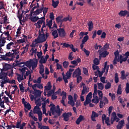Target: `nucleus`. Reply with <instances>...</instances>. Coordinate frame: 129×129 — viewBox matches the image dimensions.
I'll list each match as a JSON object with an SVG mask.
<instances>
[{"instance_id": "c03bdc74", "label": "nucleus", "mask_w": 129, "mask_h": 129, "mask_svg": "<svg viewBox=\"0 0 129 129\" xmlns=\"http://www.w3.org/2000/svg\"><path fill=\"white\" fill-rule=\"evenodd\" d=\"M19 88H20V91H21L22 93H23L24 91H25V87H23V84L22 83L19 84Z\"/></svg>"}, {"instance_id": "79ce46f5", "label": "nucleus", "mask_w": 129, "mask_h": 129, "mask_svg": "<svg viewBox=\"0 0 129 129\" xmlns=\"http://www.w3.org/2000/svg\"><path fill=\"white\" fill-rule=\"evenodd\" d=\"M98 88L99 90H103L104 89V86L102 83H98Z\"/></svg>"}, {"instance_id": "72a5a7b5", "label": "nucleus", "mask_w": 129, "mask_h": 129, "mask_svg": "<svg viewBox=\"0 0 129 129\" xmlns=\"http://www.w3.org/2000/svg\"><path fill=\"white\" fill-rule=\"evenodd\" d=\"M52 35L53 36L54 39H56L58 37V34L56 30H54L52 32Z\"/></svg>"}, {"instance_id": "a19ab883", "label": "nucleus", "mask_w": 129, "mask_h": 129, "mask_svg": "<svg viewBox=\"0 0 129 129\" xmlns=\"http://www.w3.org/2000/svg\"><path fill=\"white\" fill-rule=\"evenodd\" d=\"M114 81L116 84H117L119 82V78H118V74L115 73L114 77Z\"/></svg>"}, {"instance_id": "6e6d98bb", "label": "nucleus", "mask_w": 129, "mask_h": 129, "mask_svg": "<svg viewBox=\"0 0 129 129\" xmlns=\"http://www.w3.org/2000/svg\"><path fill=\"white\" fill-rule=\"evenodd\" d=\"M68 103L69 104L71 105L72 107H74L75 105V103L74 100L68 101Z\"/></svg>"}, {"instance_id": "e433bc0d", "label": "nucleus", "mask_w": 129, "mask_h": 129, "mask_svg": "<svg viewBox=\"0 0 129 129\" xmlns=\"http://www.w3.org/2000/svg\"><path fill=\"white\" fill-rule=\"evenodd\" d=\"M97 92L98 95L99 96V99L100 100H102V99L103 98V93H102V91L98 90Z\"/></svg>"}, {"instance_id": "13d9d810", "label": "nucleus", "mask_w": 129, "mask_h": 129, "mask_svg": "<svg viewBox=\"0 0 129 129\" xmlns=\"http://www.w3.org/2000/svg\"><path fill=\"white\" fill-rule=\"evenodd\" d=\"M125 91H126V94L129 93V83H126V88H125Z\"/></svg>"}, {"instance_id": "5fc2aeb1", "label": "nucleus", "mask_w": 129, "mask_h": 129, "mask_svg": "<svg viewBox=\"0 0 129 129\" xmlns=\"http://www.w3.org/2000/svg\"><path fill=\"white\" fill-rule=\"evenodd\" d=\"M8 74L10 77H13L14 76V70L13 69H11V70L9 71Z\"/></svg>"}, {"instance_id": "cd10ccee", "label": "nucleus", "mask_w": 129, "mask_h": 129, "mask_svg": "<svg viewBox=\"0 0 129 129\" xmlns=\"http://www.w3.org/2000/svg\"><path fill=\"white\" fill-rule=\"evenodd\" d=\"M27 4V0H22L20 2V9H22L24 5Z\"/></svg>"}, {"instance_id": "c756f323", "label": "nucleus", "mask_w": 129, "mask_h": 129, "mask_svg": "<svg viewBox=\"0 0 129 129\" xmlns=\"http://www.w3.org/2000/svg\"><path fill=\"white\" fill-rule=\"evenodd\" d=\"M12 66L9 64H5V66L4 67V69H2V70H5V71H8V70L9 69H12Z\"/></svg>"}, {"instance_id": "4be33fe9", "label": "nucleus", "mask_w": 129, "mask_h": 129, "mask_svg": "<svg viewBox=\"0 0 129 129\" xmlns=\"http://www.w3.org/2000/svg\"><path fill=\"white\" fill-rule=\"evenodd\" d=\"M49 107H51L50 108V111H51L52 114L54 115V111L55 110V105H54L52 102L50 103Z\"/></svg>"}, {"instance_id": "b1692460", "label": "nucleus", "mask_w": 129, "mask_h": 129, "mask_svg": "<svg viewBox=\"0 0 129 129\" xmlns=\"http://www.w3.org/2000/svg\"><path fill=\"white\" fill-rule=\"evenodd\" d=\"M39 19V18L38 16H32L30 18V20L33 23L37 22L38 20Z\"/></svg>"}, {"instance_id": "09e8293b", "label": "nucleus", "mask_w": 129, "mask_h": 129, "mask_svg": "<svg viewBox=\"0 0 129 129\" xmlns=\"http://www.w3.org/2000/svg\"><path fill=\"white\" fill-rule=\"evenodd\" d=\"M91 116L97 118V117H98L99 114L96 113L95 111H92V115Z\"/></svg>"}, {"instance_id": "39448f33", "label": "nucleus", "mask_w": 129, "mask_h": 129, "mask_svg": "<svg viewBox=\"0 0 129 129\" xmlns=\"http://www.w3.org/2000/svg\"><path fill=\"white\" fill-rule=\"evenodd\" d=\"M61 114V109H60L59 106L58 105L55 107V110H54V116L53 118H57Z\"/></svg>"}, {"instance_id": "473e14b6", "label": "nucleus", "mask_w": 129, "mask_h": 129, "mask_svg": "<svg viewBox=\"0 0 129 129\" xmlns=\"http://www.w3.org/2000/svg\"><path fill=\"white\" fill-rule=\"evenodd\" d=\"M44 66H43V64H40L39 73L40 75H42L44 73Z\"/></svg>"}, {"instance_id": "4d7b16f0", "label": "nucleus", "mask_w": 129, "mask_h": 129, "mask_svg": "<svg viewBox=\"0 0 129 129\" xmlns=\"http://www.w3.org/2000/svg\"><path fill=\"white\" fill-rule=\"evenodd\" d=\"M23 76H21V75H19V77H17V80L19 83H21L22 80H24Z\"/></svg>"}, {"instance_id": "2eb2a0df", "label": "nucleus", "mask_w": 129, "mask_h": 129, "mask_svg": "<svg viewBox=\"0 0 129 129\" xmlns=\"http://www.w3.org/2000/svg\"><path fill=\"white\" fill-rule=\"evenodd\" d=\"M63 16H59L58 17L56 18V21L58 23H60V25H59L60 28H61V25L62 24V21H63Z\"/></svg>"}, {"instance_id": "c85d7f7f", "label": "nucleus", "mask_w": 129, "mask_h": 129, "mask_svg": "<svg viewBox=\"0 0 129 129\" xmlns=\"http://www.w3.org/2000/svg\"><path fill=\"white\" fill-rule=\"evenodd\" d=\"M121 79L122 80H126V77H127V75H125V71H121Z\"/></svg>"}, {"instance_id": "c9c22d12", "label": "nucleus", "mask_w": 129, "mask_h": 129, "mask_svg": "<svg viewBox=\"0 0 129 129\" xmlns=\"http://www.w3.org/2000/svg\"><path fill=\"white\" fill-rule=\"evenodd\" d=\"M89 39V37L88 35L85 36L83 38V39L82 40V43H83V44H85V43L87 42V41H88Z\"/></svg>"}, {"instance_id": "2f4dec72", "label": "nucleus", "mask_w": 129, "mask_h": 129, "mask_svg": "<svg viewBox=\"0 0 129 129\" xmlns=\"http://www.w3.org/2000/svg\"><path fill=\"white\" fill-rule=\"evenodd\" d=\"M2 34H1L0 38H2V37H6V36H9L10 34V32L9 31H5L4 32L2 33Z\"/></svg>"}, {"instance_id": "f704fd0d", "label": "nucleus", "mask_w": 129, "mask_h": 129, "mask_svg": "<svg viewBox=\"0 0 129 129\" xmlns=\"http://www.w3.org/2000/svg\"><path fill=\"white\" fill-rule=\"evenodd\" d=\"M121 84L119 85L117 88V94L118 95H121L122 93V91H121Z\"/></svg>"}, {"instance_id": "dca6fc26", "label": "nucleus", "mask_w": 129, "mask_h": 129, "mask_svg": "<svg viewBox=\"0 0 129 129\" xmlns=\"http://www.w3.org/2000/svg\"><path fill=\"white\" fill-rule=\"evenodd\" d=\"M109 54V52L107 51V50H104L102 52L99 53V58L101 57H106L107 55Z\"/></svg>"}, {"instance_id": "6ab92c4d", "label": "nucleus", "mask_w": 129, "mask_h": 129, "mask_svg": "<svg viewBox=\"0 0 129 129\" xmlns=\"http://www.w3.org/2000/svg\"><path fill=\"white\" fill-rule=\"evenodd\" d=\"M33 94L34 95L35 98H39L41 97V92L39 90H35Z\"/></svg>"}, {"instance_id": "bf43d9fd", "label": "nucleus", "mask_w": 129, "mask_h": 129, "mask_svg": "<svg viewBox=\"0 0 129 129\" xmlns=\"http://www.w3.org/2000/svg\"><path fill=\"white\" fill-rule=\"evenodd\" d=\"M83 51L85 52V53L86 54V55H87V56H89L90 53V51L87 50L86 49V48H84V49H83Z\"/></svg>"}, {"instance_id": "7ed1b4c3", "label": "nucleus", "mask_w": 129, "mask_h": 129, "mask_svg": "<svg viewBox=\"0 0 129 129\" xmlns=\"http://www.w3.org/2000/svg\"><path fill=\"white\" fill-rule=\"evenodd\" d=\"M120 119L116 116V113L113 112L112 113V117L110 118L111 124H113L114 122L116 121V122H118L116 128L117 129H121L125 123L124 120L122 119L120 121H119Z\"/></svg>"}, {"instance_id": "6e6552de", "label": "nucleus", "mask_w": 129, "mask_h": 129, "mask_svg": "<svg viewBox=\"0 0 129 129\" xmlns=\"http://www.w3.org/2000/svg\"><path fill=\"white\" fill-rule=\"evenodd\" d=\"M72 115V112H64L62 115V117H63V120L66 121H68L70 120V117Z\"/></svg>"}, {"instance_id": "aec40b11", "label": "nucleus", "mask_w": 129, "mask_h": 129, "mask_svg": "<svg viewBox=\"0 0 129 129\" xmlns=\"http://www.w3.org/2000/svg\"><path fill=\"white\" fill-rule=\"evenodd\" d=\"M88 26H89V31L90 32L92 31L94 28V23L92 21H89L87 24Z\"/></svg>"}, {"instance_id": "f3484780", "label": "nucleus", "mask_w": 129, "mask_h": 129, "mask_svg": "<svg viewBox=\"0 0 129 129\" xmlns=\"http://www.w3.org/2000/svg\"><path fill=\"white\" fill-rule=\"evenodd\" d=\"M84 119H85V118L84 116L80 115L79 117L77 119V121H76V124H77V125L80 124L81 122L84 120Z\"/></svg>"}, {"instance_id": "0eeeda50", "label": "nucleus", "mask_w": 129, "mask_h": 129, "mask_svg": "<svg viewBox=\"0 0 129 129\" xmlns=\"http://www.w3.org/2000/svg\"><path fill=\"white\" fill-rule=\"evenodd\" d=\"M102 122L103 124L104 123V120H105V123L106 124H107V126H111V123H109L110 120L109 117H106V116L105 114H103L102 117Z\"/></svg>"}, {"instance_id": "8fccbe9b", "label": "nucleus", "mask_w": 129, "mask_h": 129, "mask_svg": "<svg viewBox=\"0 0 129 129\" xmlns=\"http://www.w3.org/2000/svg\"><path fill=\"white\" fill-rule=\"evenodd\" d=\"M100 99L99 98H96V99H92V102L95 103V104H97L99 102Z\"/></svg>"}, {"instance_id": "58836bf2", "label": "nucleus", "mask_w": 129, "mask_h": 129, "mask_svg": "<svg viewBox=\"0 0 129 129\" xmlns=\"http://www.w3.org/2000/svg\"><path fill=\"white\" fill-rule=\"evenodd\" d=\"M38 125V128L40 129H50L49 126H41L40 125V123L39 122H37Z\"/></svg>"}, {"instance_id": "5701e85b", "label": "nucleus", "mask_w": 129, "mask_h": 129, "mask_svg": "<svg viewBox=\"0 0 129 129\" xmlns=\"http://www.w3.org/2000/svg\"><path fill=\"white\" fill-rule=\"evenodd\" d=\"M47 85H48V86L44 87V91H50L51 90L52 86L51 85L50 82H48Z\"/></svg>"}, {"instance_id": "ddd939ff", "label": "nucleus", "mask_w": 129, "mask_h": 129, "mask_svg": "<svg viewBox=\"0 0 129 129\" xmlns=\"http://www.w3.org/2000/svg\"><path fill=\"white\" fill-rule=\"evenodd\" d=\"M40 108L38 107L37 106H35L33 109V112L34 113L37 114L38 115L41 114L42 113L41 111H40Z\"/></svg>"}, {"instance_id": "a211bd4d", "label": "nucleus", "mask_w": 129, "mask_h": 129, "mask_svg": "<svg viewBox=\"0 0 129 129\" xmlns=\"http://www.w3.org/2000/svg\"><path fill=\"white\" fill-rule=\"evenodd\" d=\"M89 92V90L87 86H84L83 90H82L81 92V96H83L84 95H86Z\"/></svg>"}, {"instance_id": "f8f14e48", "label": "nucleus", "mask_w": 129, "mask_h": 129, "mask_svg": "<svg viewBox=\"0 0 129 129\" xmlns=\"http://www.w3.org/2000/svg\"><path fill=\"white\" fill-rule=\"evenodd\" d=\"M7 37H0V48L5 46L6 43Z\"/></svg>"}, {"instance_id": "864d4df0", "label": "nucleus", "mask_w": 129, "mask_h": 129, "mask_svg": "<svg viewBox=\"0 0 129 129\" xmlns=\"http://www.w3.org/2000/svg\"><path fill=\"white\" fill-rule=\"evenodd\" d=\"M46 59H45L44 58H43V56H42L41 59L40 60L39 63H40L41 64H42V63H46Z\"/></svg>"}, {"instance_id": "f03ea898", "label": "nucleus", "mask_w": 129, "mask_h": 129, "mask_svg": "<svg viewBox=\"0 0 129 129\" xmlns=\"http://www.w3.org/2000/svg\"><path fill=\"white\" fill-rule=\"evenodd\" d=\"M16 64L18 67H23L24 65H25L29 69L32 68V70L35 69V68L37 67V62H35L33 60V59H30L26 62H20L19 61L17 60Z\"/></svg>"}, {"instance_id": "3c124183", "label": "nucleus", "mask_w": 129, "mask_h": 129, "mask_svg": "<svg viewBox=\"0 0 129 129\" xmlns=\"http://www.w3.org/2000/svg\"><path fill=\"white\" fill-rule=\"evenodd\" d=\"M73 52H71V53H69V57H68V59L69 60H72L73 58H74V57L73 56Z\"/></svg>"}, {"instance_id": "0e129e2a", "label": "nucleus", "mask_w": 129, "mask_h": 129, "mask_svg": "<svg viewBox=\"0 0 129 129\" xmlns=\"http://www.w3.org/2000/svg\"><path fill=\"white\" fill-rule=\"evenodd\" d=\"M123 56H125V57H124L123 58H124L125 59L127 60V58L129 57V51H127L126 53H125L123 54Z\"/></svg>"}, {"instance_id": "bb28decb", "label": "nucleus", "mask_w": 129, "mask_h": 129, "mask_svg": "<svg viewBox=\"0 0 129 129\" xmlns=\"http://www.w3.org/2000/svg\"><path fill=\"white\" fill-rule=\"evenodd\" d=\"M126 13H127L126 10L121 11L120 12H119L118 15L121 17H124L126 15Z\"/></svg>"}, {"instance_id": "393cba45", "label": "nucleus", "mask_w": 129, "mask_h": 129, "mask_svg": "<svg viewBox=\"0 0 129 129\" xmlns=\"http://www.w3.org/2000/svg\"><path fill=\"white\" fill-rule=\"evenodd\" d=\"M23 104L24 105L25 108L27 109L28 110H31V105H30L29 102L28 103H27V102H24V103H23Z\"/></svg>"}, {"instance_id": "1a4fd4ad", "label": "nucleus", "mask_w": 129, "mask_h": 129, "mask_svg": "<svg viewBox=\"0 0 129 129\" xmlns=\"http://www.w3.org/2000/svg\"><path fill=\"white\" fill-rule=\"evenodd\" d=\"M57 31L58 32V35L61 38H64L66 36V33L63 28H59L57 29Z\"/></svg>"}, {"instance_id": "774afa93", "label": "nucleus", "mask_w": 129, "mask_h": 129, "mask_svg": "<svg viewBox=\"0 0 129 129\" xmlns=\"http://www.w3.org/2000/svg\"><path fill=\"white\" fill-rule=\"evenodd\" d=\"M83 73L86 76L88 75V71L86 68H83Z\"/></svg>"}, {"instance_id": "9d476101", "label": "nucleus", "mask_w": 129, "mask_h": 129, "mask_svg": "<svg viewBox=\"0 0 129 129\" xmlns=\"http://www.w3.org/2000/svg\"><path fill=\"white\" fill-rule=\"evenodd\" d=\"M81 75V70L80 68H77L73 73V77L74 78L79 77Z\"/></svg>"}, {"instance_id": "e2e57ef3", "label": "nucleus", "mask_w": 129, "mask_h": 129, "mask_svg": "<svg viewBox=\"0 0 129 129\" xmlns=\"http://www.w3.org/2000/svg\"><path fill=\"white\" fill-rule=\"evenodd\" d=\"M49 18L50 19V20L53 21L55 19V16H54V14L53 13H51L49 14Z\"/></svg>"}, {"instance_id": "de8ad7c7", "label": "nucleus", "mask_w": 129, "mask_h": 129, "mask_svg": "<svg viewBox=\"0 0 129 129\" xmlns=\"http://www.w3.org/2000/svg\"><path fill=\"white\" fill-rule=\"evenodd\" d=\"M61 96H62V99L63 100H65V99L67 98V93L66 92L63 91H62L61 94Z\"/></svg>"}, {"instance_id": "a18cd8bd", "label": "nucleus", "mask_w": 129, "mask_h": 129, "mask_svg": "<svg viewBox=\"0 0 129 129\" xmlns=\"http://www.w3.org/2000/svg\"><path fill=\"white\" fill-rule=\"evenodd\" d=\"M62 65L63 66V68H64V69H67L69 66V61H63V62L62 63Z\"/></svg>"}, {"instance_id": "4c0bfd02", "label": "nucleus", "mask_w": 129, "mask_h": 129, "mask_svg": "<svg viewBox=\"0 0 129 129\" xmlns=\"http://www.w3.org/2000/svg\"><path fill=\"white\" fill-rule=\"evenodd\" d=\"M91 102V99H89L88 98H86V100L84 103V105L85 106H86L88 104H89Z\"/></svg>"}, {"instance_id": "680f3d73", "label": "nucleus", "mask_w": 129, "mask_h": 129, "mask_svg": "<svg viewBox=\"0 0 129 129\" xmlns=\"http://www.w3.org/2000/svg\"><path fill=\"white\" fill-rule=\"evenodd\" d=\"M48 11V8H44L43 7V16L44 17L46 16V15Z\"/></svg>"}, {"instance_id": "338daca9", "label": "nucleus", "mask_w": 129, "mask_h": 129, "mask_svg": "<svg viewBox=\"0 0 129 129\" xmlns=\"http://www.w3.org/2000/svg\"><path fill=\"white\" fill-rule=\"evenodd\" d=\"M6 55L7 57H14V54L12 53V52H9L6 53Z\"/></svg>"}, {"instance_id": "9b49d317", "label": "nucleus", "mask_w": 129, "mask_h": 129, "mask_svg": "<svg viewBox=\"0 0 129 129\" xmlns=\"http://www.w3.org/2000/svg\"><path fill=\"white\" fill-rule=\"evenodd\" d=\"M7 83L16 84V81L15 80L11 81L9 80V79H8L7 80H5L4 82H2V84H1V87L3 88L4 87V85L6 84Z\"/></svg>"}, {"instance_id": "49530a36", "label": "nucleus", "mask_w": 129, "mask_h": 129, "mask_svg": "<svg viewBox=\"0 0 129 129\" xmlns=\"http://www.w3.org/2000/svg\"><path fill=\"white\" fill-rule=\"evenodd\" d=\"M93 63L94 64H95L96 66H98L99 64L100 63V60L98 58H95V59H94L93 60Z\"/></svg>"}, {"instance_id": "052dcab7", "label": "nucleus", "mask_w": 129, "mask_h": 129, "mask_svg": "<svg viewBox=\"0 0 129 129\" xmlns=\"http://www.w3.org/2000/svg\"><path fill=\"white\" fill-rule=\"evenodd\" d=\"M76 78H77V84L80 83V82L82 80V77L80 76H78V77H76Z\"/></svg>"}, {"instance_id": "37998d69", "label": "nucleus", "mask_w": 129, "mask_h": 129, "mask_svg": "<svg viewBox=\"0 0 129 129\" xmlns=\"http://www.w3.org/2000/svg\"><path fill=\"white\" fill-rule=\"evenodd\" d=\"M111 87V83L110 82H108L105 85V90H108L109 89H110Z\"/></svg>"}, {"instance_id": "4468645a", "label": "nucleus", "mask_w": 129, "mask_h": 129, "mask_svg": "<svg viewBox=\"0 0 129 129\" xmlns=\"http://www.w3.org/2000/svg\"><path fill=\"white\" fill-rule=\"evenodd\" d=\"M43 9H44L43 6L42 7H41L40 9H36V10L35 11H34L33 16L39 15L40 13H41L43 12Z\"/></svg>"}, {"instance_id": "a878e982", "label": "nucleus", "mask_w": 129, "mask_h": 129, "mask_svg": "<svg viewBox=\"0 0 129 129\" xmlns=\"http://www.w3.org/2000/svg\"><path fill=\"white\" fill-rule=\"evenodd\" d=\"M14 45H15V44H14V42H10L8 44H7V45H6V49H8V50H10L11 49V47L12 46L15 47Z\"/></svg>"}, {"instance_id": "f257e3e1", "label": "nucleus", "mask_w": 129, "mask_h": 129, "mask_svg": "<svg viewBox=\"0 0 129 129\" xmlns=\"http://www.w3.org/2000/svg\"><path fill=\"white\" fill-rule=\"evenodd\" d=\"M43 29L44 28H41V31L40 30L39 31H38V37H37V40H36V41L37 42H36V44L41 43L45 42L47 39L48 37H49L50 34L48 33L47 31H46L45 34Z\"/></svg>"}, {"instance_id": "20e7f679", "label": "nucleus", "mask_w": 129, "mask_h": 129, "mask_svg": "<svg viewBox=\"0 0 129 129\" xmlns=\"http://www.w3.org/2000/svg\"><path fill=\"white\" fill-rule=\"evenodd\" d=\"M8 75V73H6L4 72V70H1V72L0 73V79L2 80L1 82V84H3V82H4L5 80H8L9 78L7 77Z\"/></svg>"}, {"instance_id": "ea45409f", "label": "nucleus", "mask_w": 129, "mask_h": 129, "mask_svg": "<svg viewBox=\"0 0 129 129\" xmlns=\"http://www.w3.org/2000/svg\"><path fill=\"white\" fill-rule=\"evenodd\" d=\"M52 25V20H49L48 22L47 21L46 26L48 27L49 29H51Z\"/></svg>"}, {"instance_id": "7c9ffc66", "label": "nucleus", "mask_w": 129, "mask_h": 129, "mask_svg": "<svg viewBox=\"0 0 129 129\" xmlns=\"http://www.w3.org/2000/svg\"><path fill=\"white\" fill-rule=\"evenodd\" d=\"M52 6L54 8H56V7L58 6L59 4V1H56L55 2V1L52 0Z\"/></svg>"}, {"instance_id": "69168bd1", "label": "nucleus", "mask_w": 129, "mask_h": 129, "mask_svg": "<svg viewBox=\"0 0 129 129\" xmlns=\"http://www.w3.org/2000/svg\"><path fill=\"white\" fill-rule=\"evenodd\" d=\"M109 97H111V99L112 100H114L115 98V94H112V93H110L109 94Z\"/></svg>"}, {"instance_id": "412c9836", "label": "nucleus", "mask_w": 129, "mask_h": 129, "mask_svg": "<svg viewBox=\"0 0 129 129\" xmlns=\"http://www.w3.org/2000/svg\"><path fill=\"white\" fill-rule=\"evenodd\" d=\"M75 70L73 69H69V71L66 73V76L68 78L71 77L72 72L74 71Z\"/></svg>"}, {"instance_id": "603ef678", "label": "nucleus", "mask_w": 129, "mask_h": 129, "mask_svg": "<svg viewBox=\"0 0 129 129\" xmlns=\"http://www.w3.org/2000/svg\"><path fill=\"white\" fill-rule=\"evenodd\" d=\"M21 28L18 27V28L17 29V35H16L17 37H20V35H20L21 34Z\"/></svg>"}, {"instance_id": "423d86ee", "label": "nucleus", "mask_w": 129, "mask_h": 129, "mask_svg": "<svg viewBox=\"0 0 129 129\" xmlns=\"http://www.w3.org/2000/svg\"><path fill=\"white\" fill-rule=\"evenodd\" d=\"M108 100L107 97H104L103 98V100H100L99 102V107L100 108H103L104 106L106 105V104H108Z\"/></svg>"}]
</instances>
